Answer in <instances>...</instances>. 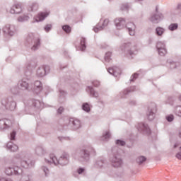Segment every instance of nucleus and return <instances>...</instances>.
<instances>
[{"instance_id":"nucleus-30","label":"nucleus","mask_w":181,"mask_h":181,"mask_svg":"<svg viewBox=\"0 0 181 181\" xmlns=\"http://www.w3.org/2000/svg\"><path fill=\"white\" fill-rule=\"evenodd\" d=\"M63 159L64 160H67V156L66 157H61V158L57 161V163H61V164H63V163H62V161L63 160Z\"/></svg>"},{"instance_id":"nucleus-21","label":"nucleus","mask_w":181,"mask_h":181,"mask_svg":"<svg viewBox=\"0 0 181 181\" xmlns=\"http://www.w3.org/2000/svg\"><path fill=\"white\" fill-rule=\"evenodd\" d=\"M21 166L23 168H28L29 166V161L23 160L21 162Z\"/></svg>"},{"instance_id":"nucleus-23","label":"nucleus","mask_w":181,"mask_h":181,"mask_svg":"<svg viewBox=\"0 0 181 181\" xmlns=\"http://www.w3.org/2000/svg\"><path fill=\"white\" fill-rule=\"evenodd\" d=\"M37 9V4H33L30 5V9L29 11H36Z\"/></svg>"},{"instance_id":"nucleus-47","label":"nucleus","mask_w":181,"mask_h":181,"mask_svg":"<svg viewBox=\"0 0 181 181\" xmlns=\"http://www.w3.org/2000/svg\"><path fill=\"white\" fill-rule=\"evenodd\" d=\"M85 155H86V156H88V153H86Z\"/></svg>"},{"instance_id":"nucleus-45","label":"nucleus","mask_w":181,"mask_h":181,"mask_svg":"<svg viewBox=\"0 0 181 181\" xmlns=\"http://www.w3.org/2000/svg\"><path fill=\"white\" fill-rule=\"evenodd\" d=\"M177 144H175V145L174 146V148H177Z\"/></svg>"},{"instance_id":"nucleus-34","label":"nucleus","mask_w":181,"mask_h":181,"mask_svg":"<svg viewBox=\"0 0 181 181\" xmlns=\"http://www.w3.org/2000/svg\"><path fill=\"white\" fill-rule=\"evenodd\" d=\"M176 158L177 159H180L181 160V151L176 154Z\"/></svg>"},{"instance_id":"nucleus-17","label":"nucleus","mask_w":181,"mask_h":181,"mask_svg":"<svg viewBox=\"0 0 181 181\" xmlns=\"http://www.w3.org/2000/svg\"><path fill=\"white\" fill-rule=\"evenodd\" d=\"M35 44L32 47L33 50H36V47H37V46H39L40 45V41L39 40V39H37L35 40Z\"/></svg>"},{"instance_id":"nucleus-16","label":"nucleus","mask_w":181,"mask_h":181,"mask_svg":"<svg viewBox=\"0 0 181 181\" xmlns=\"http://www.w3.org/2000/svg\"><path fill=\"white\" fill-rule=\"evenodd\" d=\"M63 30H64V32H66V33H70V32H71V28H70V26L69 25H64L62 27Z\"/></svg>"},{"instance_id":"nucleus-42","label":"nucleus","mask_w":181,"mask_h":181,"mask_svg":"<svg viewBox=\"0 0 181 181\" xmlns=\"http://www.w3.org/2000/svg\"><path fill=\"white\" fill-rule=\"evenodd\" d=\"M138 77V74H134V75H133V78H136Z\"/></svg>"},{"instance_id":"nucleus-15","label":"nucleus","mask_w":181,"mask_h":181,"mask_svg":"<svg viewBox=\"0 0 181 181\" xmlns=\"http://www.w3.org/2000/svg\"><path fill=\"white\" fill-rule=\"evenodd\" d=\"M163 32H165V30H163V28L159 27L156 28V33L158 36H161Z\"/></svg>"},{"instance_id":"nucleus-6","label":"nucleus","mask_w":181,"mask_h":181,"mask_svg":"<svg viewBox=\"0 0 181 181\" xmlns=\"http://www.w3.org/2000/svg\"><path fill=\"white\" fill-rule=\"evenodd\" d=\"M69 122H71L74 129H77V128H80V127L81 126L80 120L77 119H70Z\"/></svg>"},{"instance_id":"nucleus-37","label":"nucleus","mask_w":181,"mask_h":181,"mask_svg":"<svg viewBox=\"0 0 181 181\" xmlns=\"http://www.w3.org/2000/svg\"><path fill=\"white\" fill-rule=\"evenodd\" d=\"M101 29H103V28H101V27H100V28H93V30H94V32H95V33H98V32L99 30H101Z\"/></svg>"},{"instance_id":"nucleus-33","label":"nucleus","mask_w":181,"mask_h":181,"mask_svg":"<svg viewBox=\"0 0 181 181\" xmlns=\"http://www.w3.org/2000/svg\"><path fill=\"white\" fill-rule=\"evenodd\" d=\"M41 84H42V83H41L40 81H35V87H37V88L40 87Z\"/></svg>"},{"instance_id":"nucleus-18","label":"nucleus","mask_w":181,"mask_h":181,"mask_svg":"<svg viewBox=\"0 0 181 181\" xmlns=\"http://www.w3.org/2000/svg\"><path fill=\"white\" fill-rule=\"evenodd\" d=\"M21 86L24 88V90H28V88L29 87V84L26 81L22 82Z\"/></svg>"},{"instance_id":"nucleus-5","label":"nucleus","mask_w":181,"mask_h":181,"mask_svg":"<svg viewBox=\"0 0 181 181\" xmlns=\"http://www.w3.org/2000/svg\"><path fill=\"white\" fill-rule=\"evenodd\" d=\"M126 28H127L130 36H134V35H135V25L134 23H127Z\"/></svg>"},{"instance_id":"nucleus-24","label":"nucleus","mask_w":181,"mask_h":181,"mask_svg":"<svg viewBox=\"0 0 181 181\" xmlns=\"http://www.w3.org/2000/svg\"><path fill=\"white\" fill-rule=\"evenodd\" d=\"M110 57H111V52L106 53L105 60H106V62H110Z\"/></svg>"},{"instance_id":"nucleus-20","label":"nucleus","mask_w":181,"mask_h":181,"mask_svg":"<svg viewBox=\"0 0 181 181\" xmlns=\"http://www.w3.org/2000/svg\"><path fill=\"white\" fill-rule=\"evenodd\" d=\"M37 74L40 77L45 76V70L43 69L37 70Z\"/></svg>"},{"instance_id":"nucleus-3","label":"nucleus","mask_w":181,"mask_h":181,"mask_svg":"<svg viewBox=\"0 0 181 181\" xmlns=\"http://www.w3.org/2000/svg\"><path fill=\"white\" fill-rule=\"evenodd\" d=\"M10 12L11 13H21L22 12V6L19 4H15Z\"/></svg>"},{"instance_id":"nucleus-2","label":"nucleus","mask_w":181,"mask_h":181,"mask_svg":"<svg viewBox=\"0 0 181 181\" xmlns=\"http://www.w3.org/2000/svg\"><path fill=\"white\" fill-rule=\"evenodd\" d=\"M115 23L117 29H122L125 26V20L123 18H117L115 21Z\"/></svg>"},{"instance_id":"nucleus-28","label":"nucleus","mask_w":181,"mask_h":181,"mask_svg":"<svg viewBox=\"0 0 181 181\" xmlns=\"http://www.w3.org/2000/svg\"><path fill=\"white\" fill-rule=\"evenodd\" d=\"M167 121H168L169 122H172V121H173V115H170L168 116Z\"/></svg>"},{"instance_id":"nucleus-8","label":"nucleus","mask_w":181,"mask_h":181,"mask_svg":"<svg viewBox=\"0 0 181 181\" xmlns=\"http://www.w3.org/2000/svg\"><path fill=\"white\" fill-rule=\"evenodd\" d=\"M121 165H122V161L121 160V159H117V158H115V160H113L112 165L114 166V168H119Z\"/></svg>"},{"instance_id":"nucleus-11","label":"nucleus","mask_w":181,"mask_h":181,"mask_svg":"<svg viewBox=\"0 0 181 181\" xmlns=\"http://www.w3.org/2000/svg\"><path fill=\"white\" fill-rule=\"evenodd\" d=\"M109 22H110V20H108L107 18L100 20V23L102 24L101 29H103V28H105V26L108 25Z\"/></svg>"},{"instance_id":"nucleus-40","label":"nucleus","mask_w":181,"mask_h":181,"mask_svg":"<svg viewBox=\"0 0 181 181\" xmlns=\"http://www.w3.org/2000/svg\"><path fill=\"white\" fill-rule=\"evenodd\" d=\"M51 159H52L53 163H55V164L57 163L56 160H57V158L55 156L52 157Z\"/></svg>"},{"instance_id":"nucleus-26","label":"nucleus","mask_w":181,"mask_h":181,"mask_svg":"<svg viewBox=\"0 0 181 181\" xmlns=\"http://www.w3.org/2000/svg\"><path fill=\"white\" fill-rule=\"evenodd\" d=\"M158 19H160V16H156L151 18V21L156 23L155 21H158Z\"/></svg>"},{"instance_id":"nucleus-41","label":"nucleus","mask_w":181,"mask_h":181,"mask_svg":"<svg viewBox=\"0 0 181 181\" xmlns=\"http://www.w3.org/2000/svg\"><path fill=\"white\" fill-rule=\"evenodd\" d=\"M110 132H107L106 134L105 135V138H110Z\"/></svg>"},{"instance_id":"nucleus-14","label":"nucleus","mask_w":181,"mask_h":181,"mask_svg":"<svg viewBox=\"0 0 181 181\" xmlns=\"http://www.w3.org/2000/svg\"><path fill=\"white\" fill-rule=\"evenodd\" d=\"M83 110L88 112L90 111V105L88 103H84L82 106Z\"/></svg>"},{"instance_id":"nucleus-4","label":"nucleus","mask_w":181,"mask_h":181,"mask_svg":"<svg viewBox=\"0 0 181 181\" xmlns=\"http://www.w3.org/2000/svg\"><path fill=\"white\" fill-rule=\"evenodd\" d=\"M47 16H49V13L45 12V13H40L36 17H35V22H40L43 20H45Z\"/></svg>"},{"instance_id":"nucleus-13","label":"nucleus","mask_w":181,"mask_h":181,"mask_svg":"<svg viewBox=\"0 0 181 181\" xmlns=\"http://www.w3.org/2000/svg\"><path fill=\"white\" fill-rule=\"evenodd\" d=\"M14 172H15V170L13 168H8L6 169V173L8 176H11V175H13Z\"/></svg>"},{"instance_id":"nucleus-46","label":"nucleus","mask_w":181,"mask_h":181,"mask_svg":"<svg viewBox=\"0 0 181 181\" xmlns=\"http://www.w3.org/2000/svg\"><path fill=\"white\" fill-rule=\"evenodd\" d=\"M179 136H180V138H181V133H180Z\"/></svg>"},{"instance_id":"nucleus-1","label":"nucleus","mask_w":181,"mask_h":181,"mask_svg":"<svg viewBox=\"0 0 181 181\" xmlns=\"http://www.w3.org/2000/svg\"><path fill=\"white\" fill-rule=\"evenodd\" d=\"M157 49L160 56H165V54H166V48H165V45L162 44V42L157 44Z\"/></svg>"},{"instance_id":"nucleus-43","label":"nucleus","mask_w":181,"mask_h":181,"mask_svg":"<svg viewBox=\"0 0 181 181\" xmlns=\"http://www.w3.org/2000/svg\"><path fill=\"white\" fill-rule=\"evenodd\" d=\"M95 83H96V85H95V83H94V86H95L96 87H97V86H100V82L95 81Z\"/></svg>"},{"instance_id":"nucleus-32","label":"nucleus","mask_w":181,"mask_h":181,"mask_svg":"<svg viewBox=\"0 0 181 181\" xmlns=\"http://www.w3.org/2000/svg\"><path fill=\"white\" fill-rule=\"evenodd\" d=\"M177 115L179 117H181V107L177 108Z\"/></svg>"},{"instance_id":"nucleus-7","label":"nucleus","mask_w":181,"mask_h":181,"mask_svg":"<svg viewBox=\"0 0 181 181\" xmlns=\"http://www.w3.org/2000/svg\"><path fill=\"white\" fill-rule=\"evenodd\" d=\"M7 148L11 151V152H16L18 151V146L16 144H13L12 143H8L7 144Z\"/></svg>"},{"instance_id":"nucleus-27","label":"nucleus","mask_w":181,"mask_h":181,"mask_svg":"<svg viewBox=\"0 0 181 181\" xmlns=\"http://www.w3.org/2000/svg\"><path fill=\"white\" fill-rule=\"evenodd\" d=\"M50 29H52V25H50V24H48L45 27V32H49V30H50Z\"/></svg>"},{"instance_id":"nucleus-19","label":"nucleus","mask_w":181,"mask_h":181,"mask_svg":"<svg viewBox=\"0 0 181 181\" xmlns=\"http://www.w3.org/2000/svg\"><path fill=\"white\" fill-rule=\"evenodd\" d=\"M35 39V35L33 33H30L28 35L27 40L28 42H32Z\"/></svg>"},{"instance_id":"nucleus-35","label":"nucleus","mask_w":181,"mask_h":181,"mask_svg":"<svg viewBox=\"0 0 181 181\" xmlns=\"http://www.w3.org/2000/svg\"><path fill=\"white\" fill-rule=\"evenodd\" d=\"M64 110V108H63V107H59V108L58 109V112H59V114H62Z\"/></svg>"},{"instance_id":"nucleus-44","label":"nucleus","mask_w":181,"mask_h":181,"mask_svg":"<svg viewBox=\"0 0 181 181\" xmlns=\"http://www.w3.org/2000/svg\"><path fill=\"white\" fill-rule=\"evenodd\" d=\"M129 53L130 56H132V52H129Z\"/></svg>"},{"instance_id":"nucleus-9","label":"nucleus","mask_w":181,"mask_h":181,"mask_svg":"<svg viewBox=\"0 0 181 181\" xmlns=\"http://www.w3.org/2000/svg\"><path fill=\"white\" fill-rule=\"evenodd\" d=\"M3 30L4 33H8V35H10V36H12L13 35V33L11 31V25H7L4 28Z\"/></svg>"},{"instance_id":"nucleus-22","label":"nucleus","mask_w":181,"mask_h":181,"mask_svg":"<svg viewBox=\"0 0 181 181\" xmlns=\"http://www.w3.org/2000/svg\"><path fill=\"white\" fill-rule=\"evenodd\" d=\"M170 30H175V29H177V24H171L169 26Z\"/></svg>"},{"instance_id":"nucleus-29","label":"nucleus","mask_w":181,"mask_h":181,"mask_svg":"<svg viewBox=\"0 0 181 181\" xmlns=\"http://www.w3.org/2000/svg\"><path fill=\"white\" fill-rule=\"evenodd\" d=\"M90 94L93 95V97H98V93H97L94 90H90Z\"/></svg>"},{"instance_id":"nucleus-38","label":"nucleus","mask_w":181,"mask_h":181,"mask_svg":"<svg viewBox=\"0 0 181 181\" xmlns=\"http://www.w3.org/2000/svg\"><path fill=\"white\" fill-rule=\"evenodd\" d=\"M84 172V168H79L78 170V173L81 175V173H83Z\"/></svg>"},{"instance_id":"nucleus-39","label":"nucleus","mask_w":181,"mask_h":181,"mask_svg":"<svg viewBox=\"0 0 181 181\" xmlns=\"http://www.w3.org/2000/svg\"><path fill=\"white\" fill-rule=\"evenodd\" d=\"M142 129H146V131H149V129H148V127H146L145 124H141Z\"/></svg>"},{"instance_id":"nucleus-10","label":"nucleus","mask_w":181,"mask_h":181,"mask_svg":"<svg viewBox=\"0 0 181 181\" xmlns=\"http://www.w3.org/2000/svg\"><path fill=\"white\" fill-rule=\"evenodd\" d=\"M80 45H81L80 49L82 51L86 50V38L84 37L81 38Z\"/></svg>"},{"instance_id":"nucleus-31","label":"nucleus","mask_w":181,"mask_h":181,"mask_svg":"<svg viewBox=\"0 0 181 181\" xmlns=\"http://www.w3.org/2000/svg\"><path fill=\"white\" fill-rule=\"evenodd\" d=\"M16 135V132H13L12 133H11V141H13V139H15V136Z\"/></svg>"},{"instance_id":"nucleus-12","label":"nucleus","mask_w":181,"mask_h":181,"mask_svg":"<svg viewBox=\"0 0 181 181\" xmlns=\"http://www.w3.org/2000/svg\"><path fill=\"white\" fill-rule=\"evenodd\" d=\"M146 160V158H145L144 156H140L136 159V162L139 165H141V163H144V162H145Z\"/></svg>"},{"instance_id":"nucleus-25","label":"nucleus","mask_w":181,"mask_h":181,"mask_svg":"<svg viewBox=\"0 0 181 181\" xmlns=\"http://www.w3.org/2000/svg\"><path fill=\"white\" fill-rule=\"evenodd\" d=\"M116 144L117 145H120L121 146H124V145H125V141H121V140H117Z\"/></svg>"},{"instance_id":"nucleus-36","label":"nucleus","mask_w":181,"mask_h":181,"mask_svg":"<svg viewBox=\"0 0 181 181\" xmlns=\"http://www.w3.org/2000/svg\"><path fill=\"white\" fill-rule=\"evenodd\" d=\"M1 125H5V122L0 120V129H4V127Z\"/></svg>"}]
</instances>
